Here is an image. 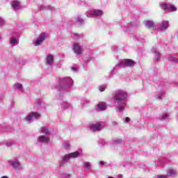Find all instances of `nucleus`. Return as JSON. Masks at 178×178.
Returning a JSON list of instances; mask_svg holds the SVG:
<instances>
[{
	"mask_svg": "<svg viewBox=\"0 0 178 178\" xmlns=\"http://www.w3.org/2000/svg\"><path fill=\"white\" fill-rule=\"evenodd\" d=\"M113 99L115 101V104L118 106L115 108V111L117 112H123L125 109L126 104L127 102V92H124V90H118L115 92Z\"/></svg>",
	"mask_w": 178,
	"mask_h": 178,
	"instance_id": "1",
	"label": "nucleus"
},
{
	"mask_svg": "<svg viewBox=\"0 0 178 178\" xmlns=\"http://www.w3.org/2000/svg\"><path fill=\"white\" fill-rule=\"evenodd\" d=\"M72 86H73V80L70 77H65L60 79L58 89L60 95L62 92H67V91H70Z\"/></svg>",
	"mask_w": 178,
	"mask_h": 178,
	"instance_id": "2",
	"label": "nucleus"
},
{
	"mask_svg": "<svg viewBox=\"0 0 178 178\" xmlns=\"http://www.w3.org/2000/svg\"><path fill=\"white\" fill-rule=\"evenodd\" d=\"M136 65V62L131 59H124L120 61L119 65H116L113 70H111V73H113V70H116V69H119V67H133Z\"/></svg>",
	"mask_w": 178,
	"mask_h": 178,
	"instance_id": "3",
	"label": "nucleus"
},
{
	"mask_svg": "<svg viewBox=\"0 0 178 178\" xmlns=\"http://www.w3.org/2000/svg\"><path fill=\"white\" fill-rule=\"evenodd\" d=\"M160 8H161L163 10H169L170 12H176V10H177V8L175 6L167 4L166 3H161Z\"/></svg>",
	"mask_w": 178,
	"mask_h": 178,
	"instance_id": "4",
	"label": "nucleus"
},
{
	"mask_svg": "<svg viewBox=\"0 0 178 178\" xmlns=\"http://www.w3.org/2000/svg\"><path fill=\"white\" fill-rule=\"evenodd\" d=\"M8 163L10 165L11 168H13L15 170H22V164L19 160H10Z\"/></svg>",
	"mask_w": 178,
	"mask_h": 178,
	"instance_id": "5",
	"label": "nucleus"
},
{
	"mask_svg": "<svg viewBox=\"0 0 178 178\" xmlns=\"http://www.w3.org/2000/svg\"><path fill=\"white\" fill-rule=\"evenodd\" d=\"M48 37V33H42L40 35V37L37 39V40L35 42V47H38L45 41V39Z\"/></svg>",
	"mask_w": 178,
	"mask_h": 178,
	"instance_id": "6",
	"label": "nucleus"
},
{
	"mask_svg": "<svg viewBox=\"0 0 178 178\" xmlns=\"http://www.w3.org/2000/svg\"><path fill=\"white\" fill-rule=\"evenodd\" d=\"M102 129H104V127L99 122L93 124L90 126V130H92V131H101Z\"/></svg>",
	"mask_w": 178,
	"mask_h": 178,
	"instance_id": "7",
	"label": "nucleus"
},
{
	"mask_svg": "<svg viewBox=\"0 0 178 178\" xmlns=\"http://www.w3.org/2000/svg\"><path fill=\"white\" fill-rule=\"evenodd\" d=\"M12 9L15 12L17 10H20L22 9V6L20 5V2L19 1H11Z\"/></svg>",
	"mask_w": 178,
	"mask_h": 178,
	"instance_id": "8",
	"label": "nucleus"
},
{
	"mask_svg": "<svg viewBox=\"0 0 178 178\" xmlns=\"http://www.w3.org/2000/svg\"><path fill=\"white\" fill-rule=\"evenodd\" d=\"M40 116H41V115L37 112H32L31 113L27 118H26V121L27 122H31V120H33V119H38L40 118Z\"/></svg>",
	"mask_w": 178,
	"mask_h": 178,
	"instance_id": "9",
	"label": "nucleus"
},
{
	"mask_svg": "<svg viewBox=\"0 0 178 178\" xmlns=\"http://www.w3.org/2000/svg\"><path fill=\"white\" fill-rule=\"evenodd\" d=\"M73 51L74 54H76V55H81V54H83V49H81L80 45L77 43L74 44Z\"/></svg>",
	"mask_w": 178,
	"mask_h": 178,
	"instance_id": "10",
	"label": "nucleus"
},
{
	"mask_svg": "<svg viewBox=\"0 0 178 178\" xmlns=\"http://www.w3.org/2000/svg\"><path fill=\"white\" fill-rule=\"evenodd\" d=\"M38 143H44L47 144V143H49V141H51V139H49V137L40 136L38 138Z\"/></svg>",
	"mask_w": 178,
	"mask_h": 178,
	"instance_id": "11",
	"label": "nucleus"
},
{
	"mask_svg": "<svg viewBox=\"0 0 178 178\" xmlns=\"http://www.w3.org/2000/svg\"><path fill=\"white\" fill-rule=\"evenodd\" d=\"M92 16H102L104 12L101 10H93L89 12Z\"/></svg>",
	"mask_w": 178,
	"mask_h": 178,
	"instance_id": "12",
	"label": "nucleus"
},
{
	"mask_svg": "<svg viewBox=\"0 0 178 178\" xmlns=\"http://www.w3.org/2000/svg\"><path fill=\"white\" fill-rule=\"evenodd\" d=\"M46 63L49 65H54V56L52 54H49L47 56Z\"/></svg>",
	"mask_w": 178,
	"mask_h": 178,
	"instance_id": "13",
	"label": "nucleus"
},
{
	"mask_svg": "<svg viewBox=\"0 0 178 178\" xmlns=\"http://www.w3.org/2000/svg\"><path fill=\"white\" fill-rule=\"evenodd\" d=\"M70 159V156L69 154H66L63 157V160L60 163V166H63L66 165L67 162Z\"/></svg>",
	"mask_w": 178,
	"mask_h": 178,
	"instance_id": "14",
	"label": "nucleus"
},
{
	"mask_svg": "<svg viewBox=\"0 0 178 178\" xmlns=\"http://www.w3.org/2000/svg\"><path fill=\"white\" fill-rule=\"evenodd\" d=\"M105 109H106V104L105 103H99V104H97V111L98 112L105 111Z\"/></svg>",
	"mask_w": 178,
	"mask_h": 178,
	"instance_id": "15",
	"label": "nucleus"
},
{
	"mask_svg": "<svg viewBox=\"0 0 178 178\" xmlns=\"http://www.w3.org/2000/svg\"><path fill=\"white\" fill-rule=\"evenodd\" d=\"M169 27V22L168 21H163L160 25L161 30H166Z\"/></svg>",
	"mask_w": 178,
	"mask_h": 178,
	"instance_id": "16",
	"label": "nucleus"
},
{
	"mask_svg": "<svg viewBox=\"0 0 178 178\" xmlns=\"http://www.w3.org/2000/svg\"><path fill=\"white\" fill-rule=\"evenodd\" d=\"M10 45H13V47H16L17 44H19V39L16 38V37L13 36L10 40Z\"/></svg>",
	"mask_w": 178,
	"mask_h": 178,
	"instance_id": "17",
	"label": "nucleus"
},
{
	"mask_svg": "<svg viewBox=\"0 0 178 178\" xmlns=\"http://www.w3.org/2000/svg\"><path fill=\"white\" fill-rule=\"evenodd\" d=\"M152 54H155L156 55V60H159L160 58H161V53H159V51H158L156 50V49H155L154 47H153L152 49Z\"/></svg>",
	"mask_w": 178,
	"mask_h": 178,
	"instance_id": "18",
	"label": "nucleus"
},
{
	"mask_svg": "<svg viewBox=\"0 0 178 178\" xmlns=\"http://www.w3.org/2000/svg\"><path fill=\"white\" fill-rule=\"evenodd\" d=\"M145 27H147V29H155V24L152 21H146Z\"/></svg>",
	"mask_w": 178,
	"mask_h": 178,
	"instance_id": "19",
	"label": "nucleus"
},
{
	"mask_svg": "<svg viewBox=\"0 0 178 178\" xmlns=\"http://www.w3.org/2000/svg\"><path fill=\"white\" fill-rule=\"evenodd\" d=\"M40 133H42V134H45V136L49 135V130L47 127H42L40 128Z\"/></svg>",
	"mask_w": 178,
	"mask_h": 178,
	"instance_id": "20",
	"label": "nucleus"
},
{
	"mask_svg": "<svg viewBox=\"0 0 178 178\" xmlns=\"http://www.w3.org/2000/svg\"><path fill=\"white\" fill-rule=\"evenodd\" d=\"M14 88L15 90H19V91H23V85L20 83H17L14 85Z\"/></svg>",
	"mask_w": 178,
	"mask_h": 178,
	"instance_id": "21",
	"label": "nucleus"
},
{
	"mask_svg": "<svg viewBox=\"0 0 178 178\" xmlns=\"http://www.w3.org/2000/svg\"><path fill=\"white\" fill-rule=\"evenodd\" d=\"M68 154L70 155V158H79V156H80V152H74Z\"/></svg>",
	"mask_w": 178,
	"mask_h": 178,
	"instance_id": "22",
	"label": "nucleus"
},
{
	"mask_svg": "<svg viewBox=\"0 0 178 178\" xmlns=\"http://www.w3.org/2000/svg\"><path fill=\"white\" fill-rule=\"evenodd\" d=\"M70 106V104L66 102H63L61 104L62 109H67V108H69Z\"/></svg>",
	"mask_w": 178,
	"mask_h": 178,
	"instance_id": "23",
	"label": "nucleus"
},
{
	"mask_svg": "<svg viewBox=\"0 0 178 178\" xmlns=\"http://www.w3.org/2000/svg\"><path fill=\"white\" fill-rule=\"evenodd\" d=\"M84 168H86L88 170H90L91 169V163L90 162H85L83 163Z\"/></svg>",
	"mask_w": 178,
	"mask_h": 178,
	"instance_id": "24",
	"label": "nucleus"
},
{
	"mask_svg": "<svg viewBox=\"0 0 178 178\" xmlns=\"http://www.w3.org/2000/svg\"><path fill=\"white\" fill-rule=\"evenodd\" d=\"M76 23L79 24H83L84 23V19H81L80 17L76 18Z\"/></svg>",
	"mask_w": 178,
	"mask_h": 178,
	"instance_id": "25",
	"label": "nucleus"
},
{
	"mask_svg": "<svg viewBox=\"0 0 178 178\" xmlns=\"http://www.w3.org/2000/svg\"><path fill=\"white\" fill-rule=\"evenodd\" d=\"M106 88V86L103 85L99 87V91H101L102 92L105 91V89Z\"/></svg>",
	"mask_w": 178,
	"mask_h": 178,
	"instance_id": "26",
	"label": "nucleus"
},
{
	"mask_svg": "<svg viewBox=\"0 0 178 178\" xmlns=\"http://www.w3.org/2000/svg\"><path fill=\"white\" fill-rule=\"evenodd\" d=\"M163 97H165V93L162 92V93L159 94V95L156 97V99H162V98H163Z\"/></svg>",
	"mask_w": 178,
	"mask_h": 178,
	"instance_id": "27",
	"label": "nucleus"
},
{
	"mask_svg": "<svg viewBox=\"0 0 178 178\" xmlns=\"http://www.w3.org/2000/svg\"><path fill=\"white\" fill-rule=\"evenodd\" d=\"M63 147L65 149H69V148H70V144L65 143L63 144Z\"/></svg>",
	"mask_w": 178,
	"mask_h": 178,
	"instance_id": "28",
	"label": "nucleus"
},
{
	"mask_svg": "<svg viewBox=\"0 0 178 178\" xmlns=\"http://www.w3.org/2000/svg\"><path fill=\"white\" fill-rule=\"evenodd\" d=\"M175 172L173 170H169L168 172V175L169 176H173L175 175Z\"/></svg>",
	"mask_w": 178,
	"mask_h": 178,
	"instance_id": "29",
	"label": "nucleus"
},
{
	"mask_svg": "<svg viewBox=\"0 0 178 178\" xmlns=\"http://www.w3.org/2000/svg\"><path fill=\"white\" fill-rule=\"evenodd\" d=\"M5 24V19L0 17V26H3Z\"/></svg>",
	"mask_w": 178,
	"mask_h": 178,
	"instance_id": "30",
	"label": "nucleus"
},
{
	"mask_svg": "<svg viewBox=\"0 0 178 178\" xmlns=\"http://www.w3.org/2000/svg\"><path fill=\"white\" fill-rule=\"evenodd\" d=\"M122 139H117L114 141L115 144H121V143H122Z\"/></svg>",
	"mask_w": 178,
	"mask_h": 178,
	"instance_id": "31",
	"label": "nucleus"
},
{
	"mask_svg": "<svg viewBox=\"0 0 178 178\" xmlns=\"http://www.w3.org/2000/svg\"><path fill=\"white\" fill-rule=\"evenodd\" d=\"M74 37L75 38V40H79V38H80V35L74 33Z\"/></svg>",
	"mask_w": 178,
	"mask_h": 178,
	"instance_id": "32",
	"label": "nucleus"
},
{
	"mask_svg": "<svg viewBox=\"0 0 178 178\" xmlns=\"http://www.w3.org/2000/svg\"><path fill=\"white\" fill-rule=\"evenodd\" d=\"M157 178H168L167 175H157Z\"/></svg>",
	"mask_w": 178,
	"mask_h": 178,
	"instance_id": "33",
	"label": "nucleus"
},
{
	"mask_svg": "<svg viewBox=\"0 0 178 178\" xmlns=\"http://www.w3.org/2000/svg\"><path fill=\"white\" fill-rule=\"evenodd\" d=\"M128 122H130V118H126L125 120H124V122L128 123Z\"/></svg>",
	"mask_w": 178,
	"mask_h": 178,
	"instance_id": "34",
	"label": "nucleus"
},
{
	"mask_svg": "<svg viewBox=\"0 0 178 178\" xmlns=\"http://www.w3.org/2000/svg\"><path fill=\"white\" fill-rule=\"evenodd\" d=\"M6 145L7 147H12V143H6Z\"/></svg>",
	"mask_w": 178,
	"mask_h": 178,
	"instance_id": "35",
	"label": "nucleus"
},
{
	"mask_svg": "<svg viewBox=\"0 0 178 178\" xmlns=\"http://www.w3.org/2000/svg\"><path fill=\"white\" fill-rule=\"evenodd\" d=\"M168 60H176V58L170 57L168 58Z\"/></svg>",
	"mask_w": 178,
	"mask_h": 178,
	"instance_id": "36",
	"label": "nucleus"
},
{
	"mask_svg": "<svg viewBox=\"0 0 178 178\" xmlns=\"http://www.w3.org/2000/svg\"><path fill=\"white\" fill-rule=\"evenodd\" d=\"M78 69H79V68H77V67H73L72 68V70H73L74 72H77Z\"/></svg>",
	"mask_w": 178,
	"mask_h": 178,
	"instance_id": "37",
	"label": "nucleus"
},
{
	"mask_svg": "<svg viewBox=\"0 0 178 178\" xmlns=\"http://www.w3.org/2000/svg\"><path fill=\"white\" fill-rule=\"evenodd\" d=\"M169 115L168 114L163 115V119H166Z\"/></svg>",
	"mask_w": 178,
	"mask_h": 178,
	"instance_id": "38",
	"label": "nucleus"
},
{
	"mask_svg": "<svg viewBox=\"0 0 178 178\" xmlns=\"http://www.w3.org/2000/svg\"><path fill=\"white\" fill-rule=\"evenodd\" d=\"M112 126H118L117 122H112Z\"/></svg>",
	"mask_w": 178,
	"mask_h": 178,
	"instance_id": "39",
	"label": "nucleus"
},
{
	"mask_svg": "<svg viewBox=\"0 0 178 178\" xmlns=\"http://www.w3.org/2000/svg\"><path fill=\"white\" fill-rule=\"evenodd\" d=\"M91 60V58L88 57L87 60H84V62H90Z\"/></svg>",
	"mask_w": 178,
	"mask_h": 178,
	"instance_id": "40",
	"label": "nucleus"
},
{
	"mask_svg": "<svg viewBox=\"0 0 178 178\" xmlns=\"http://www.w3.org/2000/svg\"><path fill=\"white\" fill-rule=\"evenodd\" d=\"M99 163L100 165H102V166H104V165H105V162L104 161H100Z\"/></svg>",
	"mask_w": 178,
	"mask_h": 178,
	"instance_id": "41",
	"label": "nucleus"
},
{
	"mask_svg": "<svg viewBox=\"0 0 178 178\" xmlns=\"http://www.w3.org/2000/svg\"><path fill=\"white\" fill-rule=\"evenodd\" d=\"M123 177V175H118V178H122Z\"/></svg>",
	"mask_w": 178,
	"mask_h": 178,
	"instance_id": "42",
	"label": "nucleus"
},
{
	"mask_svg": "<svg viewBox=\"0 0 178 178\" xmlns=\"http://www.w3.org/2000/svg\"><path fill=\"white\" fill-rule=\"evenodd\" d=\"M65 177H70V174H67V175H65Z\"/></svg>",
	"mask_w": 178,
	"mask_h": 178,
	"instance_id": "43",
	"label": "nucleus"
},
{
	"mask_svg": "<svg viewBox=\"0 0 178 178\" xmlns=\"http://www.w3.org/2000/svg\"><path fill=\"white\" fill-rule=\"evenodd\" d=\"M47 9H54V8H51V6H47Z\"/></svg>",
	"mask_w": 178,
	"mask_h": 178,
	"instance_id": "44",
	"label": "nucleus"
},
{
	"mask_svg": "<svg viewBox=\"0 0 178 178\" xmlns=\"http://www.w3.org/2000/svg\"><path fill=\"white\" fill-rule=\"evenodd\" d=\"M1 178H9L8 176H3Z\"/></svg>",
	"mask_w": 178,
	"mask_h": 178,
	"instance_id": "45",
	"label": "nucleus"
},
{
	"mask_svg": "<svg viewBox=\"0 0 178 178\" xmlns=\"http://www.w3.org/2000/svg\"><path fill=\"white\" fill-rule=\"evenodd\" d=\"M113 51H118V48H115V49H113Z\"/></svg>",
	"mask_w": 178,
	"mask_h": 178,
	"instance_id": "46",
	"label": "nucleus"
},
{
	"mask_svg": "<svg viewBox=\"0 0 178 178\" xmlns=\"http://www.w3.org/2000/svg\"><path fill=\"white\" fill-rule=\"evenodd\" d=\"M40 8H41V9L45 8V7H44V6H41Z\"/></svg>",
	"mask_w": 178,
	"mask_h": 178,
	"instance_id": "47",
	"label": "nucleus"
}]
</instances>
